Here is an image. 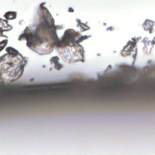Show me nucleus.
<instances>
[{
	"mask_svg": "<svg viewBox=\"0 0 155 155\" xmlns=\"http://www.w3.org/2000/svg\"><path fill=\"white\" fill-rule=\"evenodd\" d=\"M26 39L27 40V45L28 46H31L34 45L35 42L31 35H27Z\"/></svg>",
	"mask_w": 155,
	"mask_h": 155,
	"instance_id": "obj_6",
	"label": "nucleus"
},
{
	"mask_svg": "<svg viewBox=\"0 0 155 155\" xmlns=\"http://www.w3.org/2000/svg\"><path fill=\"white\" fill-rule=\"evenodd\" d=\"M58 58L57 57H54L51 59L52 61L54 63V64L58 62Z\"/></svg>",
	"mask_w": 155,
	"mask_h": 155,
	"instance_id": "obj_13",
	"label": "nucleus"
},
{
	"mask_svg": "<svg viewBox=\"0 0 155 155\" xmlns=\"http://www.w3.org/2000/svg\"><path fill=\"white\" fill-rule=\"evenodd\" d=\"M6 51L9 54L15 56L18 54V51L11 47H8L6 48Z\"/></svg>",
	"mask_w": 155,
	"mask_h": 155,
	"instance_id": "obj_8",
	"label": "nucleus"
},
{
	"mask_svg": "<svg viewBox=\"0 0 155 155\" xmlns=\"http://www.w3.org/2000/svg\"><path fill=\"white\" fill-rule=\"evenodd\" d=\"M136 44V43L129 41L127 44L124 47V49L122 50L121 54L123 56L130 55V52L134 51L133 49L135 47Z\"/></svg>",
	"mask_w": 155,
	"mask_h": 155,
	"instance_id": "obj_4",
	"label": "nucleus"
},
{
	"mask_svg": "<svg viewBox=\"0 0 155 155\" xmlns=\"http://www.w3.org/2000/svg\"><path fill=\"white\" fill-rule=\"evenodd\" d=\"M13 64V63L11 62V63H9V64H10V65H12Z\"/></svg>",
	"mask_w": 155,
	"mask_h": 155,
	"instance_id": "obj_23",
	"label": "nucleus"
},
{
	"mask_svg": "<svg viewBox=\"0 0 155 155\" xmlns=\"http://www.w3.org/2000/svg\"><path fill=\"white\" fill-rule=\"evenodd\" d=\"M24 67V65L23 64H22L20 66V68L19 71H21V73H22L23 71Z\"/></svg>",
	"mask_w": 155,
	"mask_h": 155,
	"instance_id": "obj_15",
	"label": "nucleus"
},
{
	"mask_svg": "<svg viewBox=\"0 0 155 155\" xmlns=\"http://www.w3.org/2000/svg\"><path fill=\"white\" fill-rule=\"evenodd\" d=\"M154 24L153 21L148 20H146L143 25L144 29L146 31H149L150 33H151L152 27Z\"/></svg>",
	"mask_w": 155,
	"mask_h": 155,
	"instance_id": "obj_5",
	"label": "nucleus"
},
{
	"mask_svg": "<svg viewBox=\"0 0 155 155\" xmlns=\"http://www.w3.org/2000/svg\"><path fill=\"white\" fill-rule=\"evenodd\" d=\"M67 87H53V90L50 89L46 86L47 88L43 90L42 91L41 89H40L38 92L34 89L31 90V92L34 97H36L42 92L43 93H45L50 96H53L56 94L68 95L72 91L73 86L75 85V84L69 83L66 84Z\"/></svg>",
	"mask_w": 155,
	"mask_h": 155,
	"instance_id": "obj_2",
	"label": "nucleus"
},
{
	"mask_svg": "<svg viewBox=\"0 0 155 155\" xmlns=\"http://www.w3.org/2000/svg\"><path fill=\"white\" fill-rule=\"evenodd\" d=\"M7 40L5 39L0 43V51L4 48L7 43Z\"/></svg>",
	"mask_w": 155,
	"mask_h": 155,
	"instance_id": "obj_10",
	"label": "nucleus"
},
{
	"mask_svg": "<svg viewBox=\"0 0 155 155\" xmlns=\"http://www.w3.org/2000/svg\"><path fill=\"white\" fill-rule=\"evenodd\" d=\"M29 35V34H26V35H25L24 34H22L21 35L20 37H19L18 38V40L21 41L22 39H24V38H26V37L27 35Z\"/></svg>",
	"mask_w": 155,
	"mask_h": 155,
	"instance_id": "obj_12",
	"label": "nucleus"
},
{
	"mask_svg": "<svg viewBox=\"0 0 155 155\" xmlns=\"http://www.w3.org/2000/svg\"><path fill=\"white\" fill-rule=\"evenodd\" d=\"M51 38L53 41V44L57 46L63 47L66 45L71 46H74L75 43H78L83 40L86 39L89 37L86 35L80 37L78 40H76L75 38L76 35L73 33H70L66 34L63 38V40H60L56 35V31L53 30L51 31Z\"/></svg>",
	"mask_w": 155,
	"mask_h": 155,
	"instance_id": "obj_1",
	"label": "nucleus"
},
{
	"mask_svg": "<svg viewBox=\"0 0 155 155\" xmlns=\"http://www.w3.org/2000/svg\"><path fill=\"white\" fill-rule=\"evenodd\" d=\"M104 24V25H106V23H104V24Z\"/></svg>",
	"mask_w": 155,
	"mask_h": 155,
	"instance_id": "obj_25",
	"label": "nucleus"
},
{
	"mask_svg": "<svg viewBox=\"0 0 155 155\" xmlns=\"http://www.w3.org/2000/svg\"><path fill=\"white\" fill-rule=\"evenodd\" d=\"M5 57V55H3L0 57V62H2Z\"/></svg>",
	"mask_w": 155,
	"mask_h": 155,
	"instance_id": "obj_17",
	"label": "nucleus"
},
{
	"mask_svg": "<svg viewBox=\"0 0 155 155\" xmlns=\"http://www.w3.org/2000/svg\"><path fill=\"white\" fill-rule=\"evenodd\" d=\"M47 17L46 15H43L42 17V18L44 21L41 22L37 26L36 28V32L37 33H39L41 30H45L46 29H49L51 28L52 27L55 28L54 25L51 23V25H49L47 21Z\"/></svg>",
	"mask_w": 155,
	"mask_h": 155,
	"instance_id": "obj_3",
	"label": "nucleus"
},
{
	"mask_svg": "<svg viewBox=\"0 0 155 155\" xmlns=\"http://www.w3.org/2000/svg\"><path fill=\"white\" fill-rule=\"evenodd\" d=\"M68 11L69 12H74V10L71 8H69Z\"/></svg>",
	"mask_w": 155,
	"mask_h": 155,
	"instance_id": "obj_19",
	"label": "nucleus"
},
{
	"mask_svg": "<svg viewBox=\"0 0 155 155\" xmlns=\"http://www.w3.org/2000/svg\"><path fill=\"white\" fill-rule=\"evenodd\" d=\"M137 49H136L135 51V54H134L133 55V57L134 58H135L136 57V54H137Z\"/></svg>",
	"mask_w": 155,
	"mask_h": 155,
	"instance_id": "obj_20",
	"label": "nucleus"
},
{
	"mask_svg": "<svg viewBox=\"0 0 155 155\" xmlns=\"http://www.w3.org/2000/svg\"><path fill=\"white\" fill-rule=\"evenodd\" d=\"M55 64V67L57 69H59L61 68V65L59 64L58 62L56 63Z\"/></svg>",
	"mask_w": 155,
	"mask_h": 155,
	"instance_id": "obj_14",
	"label": "nucleus"
},
{
	"mask_svg": "<svg viewBox=\"0 0 155 155\" xmlns=\"http://www.w3.org/2000/svg\"><path fill=\"white\" fill-rule=\"evenodd\" d=\"M81 26V27L82 28H83V31H86V30H87L89 28L87 26H86V28H84V27H82Z\"/></svg>",
	"mask_w": 155,
	"mask_h": 155,
	"instance_id": "obj_18",
	"label": "nucleus"
},
{
	"mask_svg": "<svg viewBox=\"0 0 155 155\" xmlns=\"http://www.w3.org/2000/svg\"><path fill=\"white\" fill-rule=\"evenodd\" d=\"M25 94L26 95H30V94L29 93H25Z\"/></svg>",
	"mask_w": 155,
	"mask_h": 155,
	"instance_id": "obj_22",
	"label": "nucleus"
},
{
	"mask_svg": "<svg viewBox=\"0 0 155 155\" xmlns=\"http://www.w3.org/2000/svg\"><path fill=\"white\" fill-rule=\"evenodd\" d=\"M3 30L2 28H0V32H3Z\"/></svg>",
	"mask_w": 155,
	"mask_h": 155,
	"instance_id": "obj_21",
	"label": "nucleus"
},
{
	"mask_svg": "<svg viewBox=\"0 0 155 155\" xmlns=\"http://www.w3.org/2000/svg\"><path fill=\"white\" fill-rule=\"evenodd\" d=\"M33 39L35 42L41 43L42 42V39L40 37L37 35H31Z\"/></svg>",
	"mask_w": 155,
	"mask_h": 155,
	"instance_id": "obj_9",
	"label": "nucleus"
},
{
	"mask_svg": "<svg viewBox=\"0 0 155 155\" xmlns=\"http://www.w3.org/2000/svg\"><path fill=\"white\" fill-rule=\"evenodd\" d=\"M77 21H78V23L79 24H80V20H78Z\"/></svg>",
	"mask_w": 155,
	"mask_h": 155,
	"instance_id": "obj_24",
	"label": "nucleus"
},
{
	"mask_svg": "<svg viewBox=\"0 0 155 155\" xmlns=\"http://www.w3.org/2000/svg\"><path fill=\"white\" fill-rule=\"evenodd\" d=\"M5 18L9 19H12L15 18L16 16V13L15 12H9L5 15Z\"/></svg>",
	"mask_w": 155,
	"mask_h": 155,
	"instance_id": "obj_7",
	"label": "nucleus"
},
{
	"mask_svg": "<svg viewBox=\"0 0 155 155\" xmlns=\"http://www.w3.org/2000/svg\"><path fill=\"white\" fill-rule=\"evenodd\" d=\"M107 31H113L114 30V28L113 27H110L106 29Z\"/></svg>",
	"mask_w": 155,
	"mask_h": 155,
	"instance_id": "obj_16",
	"label": "nucleus"
},
{
	"mask_svg": "<svg viewBox=\"0 0 155 155\" xmlns=\"http://www.w3.org/2000/svg\"><path fill=\"white\" fill-rule=\"evenodd\" d=\"M40 8L41 10H44L46 12V15H48V11L46 8L42 4L40 5Z\"/></svg>",
	"mask_w": 155,
	"mask_h": 155,
	"instance_id": "obj_11",
	"label": "nucleus"
}]
</instances>
